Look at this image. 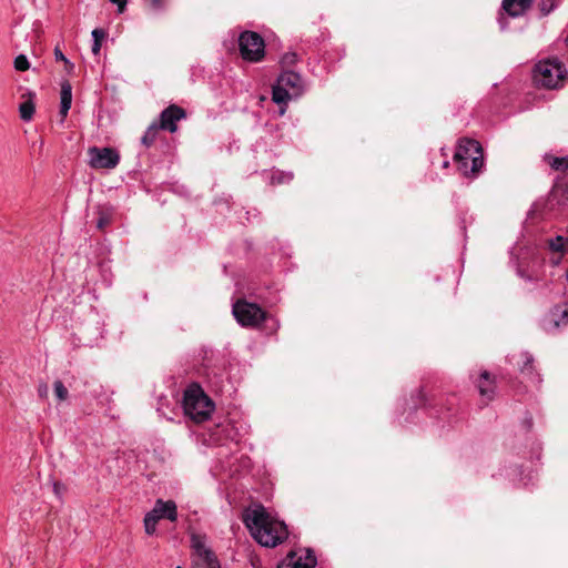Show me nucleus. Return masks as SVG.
Returning a JSON list of instances; mask_svg holds the SVG:
<instances>
[{"instance_id": "1", "label": "nucleus", "mask_w": 568, "mask_h": 568, "mask_svg": "<svg viewBox=\"0 0 568 568\" xmlns=\"http://www.w3.org/2000/svg\"><path fill=\"white\" fill-rule=\"evenodd\" d=\"M243 521L262 546L275 547L287 537L285 524L272 517L261 505L246 509Z\"/></svg>"}, {"instance_id": "2", "label": "nucleus", "mask_w": 568, "mask_h": 568, "mask_svg": "<svg viewBox=\"0 0 568 568\" xmlns=\"http://www.w3.org/2000/svg\"><path fill=\"white\" fill-rule=\"evenodd\" d=\"M182 407L184 414L195 423L206 420L214 410L213 402L196 384L190 385L185 389Z\"/></svg>"}, {"instance_id": "3", "label": "nucleus", "mask_w": 568, "mask_h": 568, "mask_svg": "<svg viewBox=\"0 0 568 568\" xmlns=\"http://www.w3.org/2000/svg\"><path fill=\"white\" fill-rule=\"evenodd\" d=\"M567 70L557 58L540 60L534 68L532 79L536 85L557 89L562 85Z\"/></svg>"}, {"instance_id": "4", "label": "nucleus", "mask_w": 568, "mask_h": 568, "mask_svg": "<svg viewBox=\"0 0 568 568\" xmlns=\"http://www.w3.org/2000/svg\"><path fill=\"white\" fill-rule=\"evenodd\" d=\"M168 519L175 521L178 519V506L173 500L156 499L153 508L144 517V530L149 536L156 531L159 520Z\"/></svg>"}, {"instance_id": "5", "label": "nucleus", "mask_w": 568, "mask_h": 568, "mask_svg": "<svg viewBox=\"0 0 568 568\" xmlns=\"http://www.w3.org/2000/svg\"><path fill=\"white\" fill-rule=\"evenodd\" d=\"M237 44L240 55L248 62H258L265 54L264 38H231V43L224 42V47L230 49Z\"/></svg>"}, {"instance_id": "6", "label": "nucleus", "mask_w": 568, "mask_h": 568, "mask_svg": "<svg viewBox=\"0 0 568 568\" xmlns=\"http://www.w3.org/2000/svg\"><path fill=\"white\" fill-rule=\"evenodd\" d=\"M233 315L239 324L247 327H256L266 318V313L257 304L242 300L233 305Z\"/></svg>"}, {"instance_id": "7", "label": "nucleus", "mask_w": 568, "mask_h": 568, "mask_svg": "<svg viewBox=\"0 0 568 568\" xmlns=\"http://www.w3.org/2000/svg\"><path fill=\"white\" fill-rule=\"evenodd\" d=\"M193 554V568H220V562L214 552L206 547L205 538L193 534L191 536Z\"/></svg>"}, {"instance_id": "8", "label": "nucleus", "mask_w": 568, "mask_h": 568, "mask_svg": "<svg viewBox=\"0 0 568 568\" xmlns=\"http://www.w3.org/2000/svg\"><path fill=\"white\" fill-rule=\"evenodd\" d=\"M454 160H470V171L477 173L484 165L480 144L471 139H462L458 143Z\"/></svg>"}, {"instance_id": "9", "label": "nucleus", "mask_w": 568, "mask_h": 568, "mask_svg": "<svg viewBox=\"0 0 568 568\" xmlns=\"http://www.w3.org/2000/svg\"><path fill=\"white\" fill-rule=\"evenodd\" d=\"M89 164L93 169H114L120 162L119 153L112 148H90Z\"/></svg>"}, {"instance_id": "10", "label": "nucleus", "mask_w": 568, "mask_h": 568, "mask_svg": "<svg viewBox=\"0 0 568 568\" xmlns=\"http://www.w3.org/2000/svg\"><path fill=\"white\" fill-rule=\"evenodd\" d=\"M316 558L308 549H300L290 552L284 560L281 561L278 568H314Z\"/></svg>"}, {"instance_id": "11", "label": "nucleus", "mask_w": 568, "mask_h": 568, "mask_svg": "<svg viewBox=\"0 0 568 568\" xmlns=\"http://www.w3.org/2000/svg\"><path fill=\"white\" fill-rule=\"evenodd\" d=\"M185 118V111L178 105H170L160 114L159 128L174 133L178 130L176 122Z\"/></svg>"}, {"instance_id": "12", "label": "nucleus", "mask_w": 568, "mask_h": 568, "mask_svg": "<svg viewBox=\"0 0 568 568\" xmlns=\"http://www.w3.org/2000/svg\"><path fill=\"white\" fill-rule=\"evenodd\" d=\"M520 361L523 362V366H520V372L525 375H528L531 383L538 385L541 382V379L538 374L534 373V357L529 353L523 352L518 355H511V357L509 358L510 363L515 362L518 365Z\"/></svg>"}, {"instance_id": "13", "label": "nucleus", "mask_w": 568, "mask_h": 568, "mask_svg": "<svg viewBox=\"0 0 568 568\" xmlns=\"http://www.w3.org/2000/svg\"><path fill=\"white\" fill-rule=\"evenodd\" d=\"M277 82L285 89L291 91L295 97L302 92V78L298 73L293 71H284L277 78Z\"/></svg>"}, {"instance_id": "14", "label": "nucleus", "mask_w": 568, "mask_h": 568, "mask_svg": "<svg viewBox=\"0 0 568 568\" xmlns=\"http://www.w3.org/2000/svg\"><path fill=\"white\" fill-rule=\"evenodd\" d=\"M534 0H503L501 9L507 16L516 18L525 14Z\"/></svg>"}, {"instance_id": "15", "label": "nucleus", "mask_w": 568, "mask_h": 568, "mask_svg": "<svg viewBox=\"0 0 568 568\" xmlns=\"http://www.w3.org/2000/svg\"><path fill=\"white\" fill-rule=\"evenodd\" d=\"M547 247L551 253L558 254L557 257L551 258V262L555 265H558L561 262L562 256L568 253V237L557 235L552 239H549L547 241Z\"/></svg>"}, {"instance_id": "16", "label": "nucleus", "mask_w": 568, "mask_h": 568, "mask_svg": "<svg viewBox=\"0 0 568 568\" xmlns=\"http://www.w3.org/2000/svg\"><path fill=\"white\" fill-rule=\"evenodd\" d=\"M72 104V87L71 84L65 81L61 84V92H60V115H61V123L64 122L68 112Z\"/></svg>"}, {"instance_id": "17", "label": "nucleus", "mask_w": 568, "mask_h": 568, "mask_svg": "<svg viewBox=\"0 0 568 568\" xmlns=\"http://www.w3.org/2000/svg\"><path fill=\"white\" fill-rule=\"evenodd\" d=\"M477 387H478L480 396L484 399L490 400L493 398L494 390H495L494 381L490 378V375L487 371H484L480 374L479 379L477 382Z\"/></svg>"}, {"instance_id": "18", "label": "nucleus", "mask_w": 568, "mask_h": 568, "mask_svg": "<svg viewBox=\"0 0 568 568\" xmlns=\"http://www.w3.org/2000/svg\"><path fill=\"white\" fill-rule=\"evenodd\" d=\"M293 97H295L291 91L281 85L277 81L273 87L272 91V100L277 104H286Z\"/></svg>"}, {"instance_id": "19", "label": "nucleus", "mask_w": 568, "mask_h": 568, "mask_svg": "<svg viewBox=\"0 0 568 568\" xmlns=\"http://www.w3.org/2000/svg\"><path fill=\"white\" fill-rule=\"evenodd\" d=\"M545 161L547 164L555 171H566L568 169V158L567 156H554V155H545Z\"/></svg>"}, {"instance_id": "20", "label": "nucleus", "mask_w": 568, "mask_h": 568, "mask_svg": "<svg viewBox=\"0 0 568 568\" xmlns=\"http://www.w3.org/2000/svg\"><path fill=\"white\" fill-rule=\"evenodd\" d=\"M267 179H270L271 184H284L288 183L293 179V174L291 172L283 171H272L266 173Z\"/></svg>"}, {"instance_id": "21", "label": "nucleus", "mask_w": 568, "mask_h": 568, "mask_svg": "<svg viewBox=\"0 0 568 568\" xmlns=\"http://www.w3.org/2000/svg\"><path fill=\"white\" fill-rule=\"evenodd\" d=\"M159 129L160 128L156 122L152 123L142 136L141 142L144 145L150 146L155 141Z\"/></svg>"}, {"instance_id": "22", "label": "nucleus", "mask_w": 568, "mask_h": 568, "mask_svg": "<svg viewBox=\"0 0 568 568\" xmlns=\"http://www.w3.org/2000/svg\"><path fill=\"white\" fill-rule=\"evenodd\" d=\"M20 116L24 121H30L34 113V105L31 101H26L20 104Z\"/></svg>"}, {"instance_id": "23", "label": "nucleus", "mask_w": 568, "mask_h": 568, "mask_svg": "<svg viewBox=\"0 0 568 568\" xmlns=\"http://www.w3.org/2000/svg\"><path fill=\"white\" fill-rule=\"evenodd\" d=\"M53 390L58 400H65L68 398L69 392L61 381L54 382Z\"/></svg>"}, {"instance_id": "24", "label": "nucleus", "mask_w": 568, "mask_h": 568, "mask_svg": "<svg viewBox=\"0 0 568 568\" xmlns=\"http://www.w3.org/2000/svg\"><path fill=\"white\" fill-rule=\"evenodd\" d=\"M558 1L559 0H540L539 9L542 16L550 13L557 7Z\"/></svg>"}, {"instance_id": "25", "label": "nucleus", "mask_w": 568, "mask_h": 568, "mask_svg": "<svg viewBox=\"0 0 568 568\" xmlns=\"http://www.w3.org/2000/svg\"><path fill=\"white\" fill-rule=\"evenodd\" d=\"M298 60V55L295 52H287L281 58V63L283 67L294 65Z\"/></svg>"}, {"instance_id": "26", "label": "nucleus", "mask_w": 568, "mask_h": 568, "mask_svg": "<svg viewBox=\"0 0 568 568\" xmlns=\"http://www.w3.org/2000/svg\"><path fill=\"white\" fill-rule=\"evenodd\" d=\"M30 67L28 58L24 54H20L14 59V68L18 71H26Z\"/></svg>"}, {"instance_id": "27", "label": "nucleus", "mask_w": 568, "mask_h": 568, "mask_svg": "<svg viewBox=\"0 0 568 568\" xmlns=\"http://www.w3.org/2000/svg\"><path fill=\"white\" fill-rule=\"evenodd\" d=\"M458 164V170L462 172L463 175L469 176L470 174H474L470 171L471 162L470 160H455Z\"/></svg>"}, {"instance_id": "28", "label": "nucleus", "mask_w": 568, "mask_h": 568, "mask_svg": "<svg viewBox=\"0 0 568 568\" xmlns=\"http://www.w3.org/2000/svg\"><path fill=\"white\" fill-rule=\"evenodd\" d=\"M111 222V217L108 213L99 212V219L97 221V227L103 230Z\"/></svg>"}, {"instance_id": "29", "label": "nucleus", "mask_w": 568, "mask_h": 568, "mask_svg": "<svg viewBox=\"0 0 568 568\" xmlns=\"http://www.w3.org/2000/svg\"><path fill=\"white\" fill-rule=\"evenodd\" d=\"M106 38H93L92 44H91V51L94 55H98L100 53L102 42Z\"/></svg>"}, {"instance_id": "30", "label": "nucleus", "mask_w": 568, "mask_h": 568, "mask_svg": "<svg viewBox=\"0 0 568 568\" xmlns=\"http://www.w3.org/2000/svg\"><path fill=\"white\" fill-rule=\"evenodd\" d=\"M54 55H55V59L57 60H60V61H63L67 65H71V63L69 62V60L64 57V54L62 53L61 49L57 45L55 49H54Z\"/></svg>"}, {"instance_id": "31", "label": "nucleus", "mask_w": 568, "mask_h": 568, "mask_svg": "<svg viewBox=\"0 0 568 568\" xmlns=\"http://www.w3.org/2000/svg\"><path fill=\"white\" fill-rule=\"evenodd\" d=\"M151 8L155 11L162 10L165 6V0H150Z\"/></svg>"}, {"instance_id": "32", "label": "nucleus", "mask_w": 568, "mask_h": 568, "mask_svg": "<svg viewBox=\"0 0 568 568\" xmlns=\"http://www.w3.org/2000/svg\"><path fill=\"white\" fill-rule=\"evenodd\" d=\"M118 7L119 12H123L126 7V0H109Z\"/></svg>"}, {"instance_id": "33", "label": "nucleus", "mask_w": 568, "mask_h": 568, "mask_svg": "<svg viewBox=\"0 0 568 568\" xmlns=\"http://www.w3.org/2000/svg\"><path fill=\"white\" fill-rule=\"evenodd\" d=\"M551 316H555V314H552ZM560 325V322L554 317L549 318V322H548V325L546 326L547 329H550V328H558Z\"/></svg>"}, {"instance_id": "34", "label": "nucleus", "mask_w": 568, "mask_h": 568, "mask_svg": "<svg viewBox=\"0 0 568 568\" xmlns=\"http://www.w3.org/2000/svg\"><path fill=\"white\" fill-rule=\"evenodd\" d=\"M516 273L518 276H520L523 278L530 280V277L523 271V268L520 267L519 264H517V266H516Z\"/></svg>"}, {"instance_id": "35", "label": "nucleus", "mask_w": 568, "mask_h": 568, "mask_svg": "<svg viewBox=\"0 0 568 568\" xmlns=\"http://www.w3.org/2000/svg\"><path fill=\"white\" fill-rule=\"evenodd\" d=\"M237 36H248V37H252V36H260V33H257L255 31H251V30H243V31H240V33Z\"/></svg>"}, {"instance_id": "36", "label": "nucleus", "mask_w": 568, "mask_h": 568, "mask_svg": "<svg viewBox=\"0 0 568 568\" xmlns=\"http://www.w3.org/2000/svg\"><path fill=\"white\" fill-rule=\"evenodd\" d=\"M156 410H158L160 416L166 418L168 420H173L174 419L172 416H168L161 407H158Z\"/></svg>"}, {"instance_id": "37", "label": "nucleus", "mask_w": 568, "mask_h": 568, "mask_svg": "<svg viewBox=\"0 0 568 568\" xmlns=\"http://www.w3.org/2000/svg\"><path fill=\"white\" fill-rule=\"evenodd\" d=\"M91 36H105L103 29L95 28L91 31Z\"/></svg>"}, {"instance_id": "38", "label": "nucleus", "mask_w": 568, "mask_h": 568, "mask_svg": "<svg viewBox=\"0 0 568 568\" xmlns=\"http://www.w3.org/2000/svg\"><path fill=\"white\" fill-rule=\"evenodd\" d=\"M561 320L565 324L568 322V311L567 310L561 311Z\"/></svg>"}, {"instance_id": "39", "label": "nucleus", "mask_w": 568, "mask_h": 568, "mask_svg": "<svg viewBox=\"0 0 568 568\" xmlns=\"http://www.w3.org/2000/svg\"><path fill=\"white\" fill-rule=\"evenodd\" d=\"M54 493L57 494V496H60V494H61L60 485L54 484Z\"/></svg>"}, {"instance_id": "40", "label": "nucleus", "mask_w": 568, "mask_h": 568, "mask_svg": "<svg viewBox=\"0 0 568 568\" xmlns=\"http://www.w3.org/2000/svg\"><path fill=\"white\" fill-rule=\"evenodd\" d=\"M499 23L501 26V30H504V26H503L504 24V18L503 17L499 18Z\"/></svg>"}, {"instance_id": "41", "label": "nucleus", "mask_w": 568, "mask_h": 568, "mask_svg": "<svg viewBox=\"0 0 568 568\" xmlns=\"http://www.w3.org/2000/svg\"><path fill=\"white\" fill-rule=\"evenodd\" d=\"M443 166L447 168L448 166V161H444Z\"/></svg>"}, {"instance_id": "42", "label": "nucleus", "mask_w": 568, "mask_h": 568, "mask_svg": "<svg viewBox=\"0 0 568 568\" xmlns=\"http://www.w3.org/2000/svg\"><path fill=\"white\" fill-rule=\"evenodd\" d=\"M565 43L568 47V38H565Z\"/></svg>"}, {"instance_id": "43", "label": "nucleus", "mask_w": 568, "mask_h": 568, "mask_svg": "<svg viewBox=\"0 0 568 568\" xmlns=\"http://www.w3.org/2000/svg\"><path fill=\"white\" fill-rule=\"evenodd\" d=\"M176 568H181V567H176Z\"/></svg>"}]
</instances>
